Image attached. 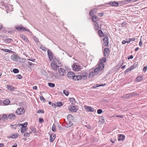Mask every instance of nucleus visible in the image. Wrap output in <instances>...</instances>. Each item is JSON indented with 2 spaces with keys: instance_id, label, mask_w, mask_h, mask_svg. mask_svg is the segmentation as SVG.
<instances>
[{
  "instance_id": "f257e3e1",
  "label": "nucleus",
  "mask_w": 147,
  "mask_h": 147,
  "mask_svg": "<svg viewBox=\"0 0 147 147\" xmlns=\"http://www.w3.org/2000/svg\"><path fill=\"white\" fill-rule=\"evenodd\" d=\"M106 57H102L98 62V67H96L94 69H92L91 71L88 75V77L91 79L94 78L95 76L98 74H101L103 72L104 68V63L106 61Z\"/></svg>"
},
{
  "instance_id": "f03ea898",
  "label": "nucleus",
  "mask_w": 147,
  "mask_h": 147,
  "mask_svg": "<svg viewBox=\"0 0 147 147\" xmlns=\"http://www.w3.org/2000/svg\"><path fill=\"white\" fill-rule=\"evenodd\" d=\"M11 59L14 61H19L20 62H24L25 61V59H21L17 55L13 54L11 56Z\"/></svg>"
},
{
  "instance_id": "7ed1b4c3",
  "label": "nucleus",
  "mask_w": 147,
  "mask_h": 147,
  "mask_svg": "<svg viewBox=\"0 0 147 147\" xmlns=\"http://www.w3.org/2000/svg\"><path fill=\"white\" fill-rule=\"evenodd\" d=\"M67 119L69 123L67 124V127H69L73 125V122H75V118L71 114H69L67 116Z\"/></svg>"
},
{
  "instance_id": "20e7f679",
  "label": "nucleus",
  "mask_w": 147,
  "mask_h": 147,
  "mask_svg": "<svg viewBox=\"0 0 147 147\" xmlns=\"http://www.w3.org/2000/svg\"><path fill=\"white\" fill-rule=\"evenodd\" d=\"M15 28L16 30L19 31H25L30 32V31L28 29H26L21 24L20 25H18L15 27Z\"/></svg>"
},
{
  "instance_id": "39448f33",
  "label": "nucleus",
  "mask_w": 147,
  "mask_h": 147,
  "mask_svg": "<svg viewBox=\"0 0 147 147\" xmlns=\"http://www.w3.org/2000/svg\"><path fill=\"white\" fill-rule=\"evenodd\" d=\"M78 109L76 106L70 105L69 107V111L71 112H76Z\"/></svg>"
},
{
  "instance_id": "423d86ee",
  "label": "nucleus",
  "mask_w": 147,
  "mask_h": 147,
  "mask_svg": "<svg viewBox=\"0 0 147 147\" xmlns=\"http://www.w3.org/2000/svg\"><path fill=\"white\" fill-rule=\"evenodd\" d=\"M73 70L76 71H79L81 69V67L79 65H78L77 63H75L72 66Z\"/></svg>"
},
{
  "instance_id": "0eeeda50",
  "label": "nucleus",
  "mask_w": 147,
  "mask_h": 147,
  "mask_svg": "<svg viewBox=\"0 0 147 147\" xmlns=\"http://www.w3.org/2000/svg\"><path fill=\"white\" fill-rule=\"evenodd\" d=\"M104 56L105 57H107L110 54V50L108 48H106L104 50Z\"/></svg>"
},
{
  "instance_id": "6e6552de",
  "label": "nucleus",
  "mask_w": 147,
  "mask_h": 147,
  "mask_svg": "<svg viewBox=\"0 0 147 147\" xmlns=\"http://www.w3.org/2000/svg\"><path fill=\"white\" fill-rule=\"evenodd\" d=\"M25 110L24 108H18L16 111V113L18 115H21L23 114L25 112Z\"/></svg>"
},
{
  "instance_id": "1a4fd4ad",
  "label": "nucleus",
  "mask_w": 147,
  "mask_h": 147,
  "mask_svg": "<svg viewBox=\"0 0 147 147\" xmlns=\"http://www.w3.org/2000/svg\"><path fill=\"white\" fill-rule=\"evenodd\" d=\"M103 45L104 46H107L109 44V39L107 36H105L103 39Z\"/></svg>"
},
{
  "instance_id": "9d476101",
  "label": "nucleus",
  "mask_w": 147,
  "mask_h": 147,
  "mask_svg": "<svg viewBox=\"0 0 147 147\" xmlns=\"http://www.w3.org/2000/svg\"><path fill=\"white\" fill-rule=\"evenodd\" d=\"M58 72L61 76H64L66 75V73L64 69L60 68L58 69Z\"/></svg>"
},
{
  "instance_id": "9b49d317",
  "label": "nucleus",
  "mask_w": 147,
  "mask_h": 147,
  "mask_svg": "<svg viewBox=\"0 0 147 147\" xmlns=\"http://www.w3.org/2000/svg\"><path fill=\"white\" fill-rule=\"evenodd\" d=\"M47 54L50 61H51L53 58V55L52 52L49 50H47Z\"/></svg>"
},
{
  "instance_id": "f8f14e48",
  "label": "nucleus",
  "mask_w": 147,
  "mask_h": 147,
  "mask_svg": "<svg viewBox=\"0 0 147 147\" xmlns=\"http://www.w3.org/2000/svg\"><path fill=\"white\" fill-rule=\"evenodd\" d=\"M84 107L85 109L88 112H94V109L90 106L84 105Z\"/></svg>"
},
{
  "instance_id": "ddd939ff",
  "label": "nucleus",
  "mask_w": 147,
  "mask_h": 147,
  "mask_svg": "<svg viewBox=\"0 0 147 147\" xmlns=\"http://www.w3.org/2000/svg\"><path fill=\"white\" fill-rule=\"evenodd\" d=\"M82 77L81 75H74L73 77V79L75 81H78L82 79Z\"/></svg>"
},
{
  "instance_id": "4468645a",
  "label": "nucleus",
  "mask_w": 147,
  "mask_h": 147,
  "mask_svg": "<svg viewBox=\"0 0 147 147\" xmlns=\"http://www.w3.org/2000/svg\"><path fill=\"white\" fill-rule=\"evenodd\" d=\"M51 66L53 70L57 71L60 65H55L54 63H51Z\"/></svg>"
},
{
  "instance_id": "2eb2a0df",
  "label": "nucleus",
  "mask_w": 147,
  "mask_h": 147,
  "mask_svg": "<svg viewBox=\"0 0 147 147\" xmlns=\"http://www.w3.org/2000/svg\"><path fill=\"white\" fill-rule=\"evenodd\" d=\"M113 6H118L119 4L117 2L115 1H111L109 2L108 4Z\"/></svg>"
},
{
  "instance_id": "dca6fc26",
  "label": "nucleus",
  "mask_w": 147,
  "mask_h": 147,
  "mask_svg": "<svg viewBox=\"0 0 147 147\" xmlns=\"http://www.w3.org/2000/svg\"><path fill=\"white\" fill-rule=\"evenodd\" d=\"M56 134H51L50 136L49 141L51 142H53L56 138Z\"/></svg>"
},
{
  "instance_id": "f3484780",
  "label": "nucleus",
  "mask_w": 147,
  "mask_h": 147,
  "mask_svg": "<svg viewBox=\"0 0 147 147\" xmlns=\"http://www.w3.org/2000/svg\"><path fill=\"white\" fill-rule=\"evenodd\" d=\"M74 75V73L72 71L69 72L67 74V77L69 79H73V77Z\"/></svg>"
},
{
  "instance_id": "a211bd4d",
  "label": "nucleus",
  "mask_w": 147,
  "mask_h": 147,
  "mask_svg": "<svg viewBox=\"0 0 147 147\" xmlns=\"http://www.w3.org/2000/svg\"><path fill=\"white\" fill-rule=\"evenodd\" d=\"M7 89L11 91H14L15 88L11 85H7Z\"/></svg>"
},
{
  "instance_id": "6ab92c4d",
  "label": "nucleus",
  "mask_w": 147,
  "mask_h": 147,
  "mask_svg": "<svg viewBox=\"0 0 147 147\" xmlns=\"http://www.w3.org/2000/svg\"><path fill=\"white\" fill-rule=\"evenodd\" d=\"M96 9L94 8L93 9H92L89 12V14L91 16H92L93 15L96 13Z\"/></svg>"
},
{
  "instance_id": "aec40b11",
  "label": "nucleus",
  "mask_w": 147,
  "mask_h": 147,
  "mask_svg": "<svg viewBox=\"0 0 147 147\" xmlns=\"http://www.w3.org/2000/svg\"><path fill=\"white\" fill-rule=\"evenodd\" d=\"M125 138V136L124 135L120 134L119 136L118 140L119 141H123L124 140Z\"/></svg>"
},
{
  "instance_id": "412c9836",
  "label": "nucleus",
  "mask_w": 147,
  "mask_h": 147,
  "mask_svg": "<svg viewBox=\"0 0 147 147\" xmlns=\"http://www.w3.org/2000/svg\"><path fill=\"white\" fill-rule=\"evenodd\" d=\"M92 16V21L96 23V22L98 20L97 16Z\"/></svg>"
},
{
  "instance_id": "4be33fe9",
  "label": "nucleus",
  "mask_w": 147,
  "mask_h": 147,
  "mask_svg": "<svg viewBox=\"0 0 147 147\" xmlns=\"http://www.w3.org/2000/svg\"><path fill=\"white\" fill-rule=\"evenodd\" d=\"M27 124V122H26L23 124H19V125H18V127H20V126H21V127L20 128H26Z\"/></svg>"
},
{
  "instance_id": "5701e85b",
  "label": "nucleus",
  "mask_w": 147,
  "mask_h": 147,
  "mask_svg": "<svg viewBox=\"0 0 147 147\" xmlns=\"http://www.w3.org/2000/svg\"><path fill=\"white\" fill-rule=\"evenodd\" d=\"M8 118L10 119H15L16 118V116L14 114L11 113L9 115Z\"/></svg>"
},
{
  "instance_id": "b1692460",
  "label": "nucleus",
  "mask_w": 147,
  "mask_h": 147,
  "mask_svg": "<svg viewBox=\"0 0 147 147\" xmlns=\"http://www.w3.org/2000/svg\"><path fill=\"white\" fill-rule=\"evenodd\" d=\"M21 36L22 38L27 43L29 41L28 38L25 36L23 34H22L21 35Z\"/></svg>"
},
{
  "instance_id": "393cba45",
  "label": "nucleus",
  "mask_w": 147,
  "mask_h": 147,
  "mask_svg": "<svg viewBox=\"0 0 147 147\" xmlns=\"http://www.w3.org/2000/svg\"><path fill=\"white\" fill-rule=\"evenodd\" d=\"M143 78V76H138L136 78V81L137 82H140Z\"/></svg>"
},
{
  "instance_id": "a878e982",
  "label": "nucleus",
  "mask_w": 147,
  "mask_h": 147,
  "mask_svg": "<svg viewBox=\"0 0 147 147\" xmlns=\"http://www.w3.org/2000/svg\"><path fill=\"white\" fill-rule=\"evenodd\" d=\"M10 102V101L8 99H6L3 101V103L5 105H7Z\"/></svg>"
},
{
  "instance_id": "bb28decb",
  "label": "nucleus",
  "mask_w": 147,
  "mask_h": 147,
  "mask_svg": "<svg viewBox=\"0 0 147 147\" xmlns=\"http://www.w3.org/2000/svg\"><path fill=\"white\" fill-rule=\"evenodd\" d=\"M138 95V94L135 93H133L131 94H127L126 95L128 97H131L132 96H135L136 95Z\"/></svg>"
},
{
  "instance_id": "cd10ccee",
  "label": "nucleus",
  "mask_w": 147,
  "mask_h": 147,
  "mask_svg": "<svg viewBox=\"0 0 147 147\" xmlns=\"http://www.w3.org/2000/svg\"><path fill=\"white\" fill-rule=\"evenodd\" d=\"M69 100L72 104H74L76 102V101L74 98H70Z\"/></svg>"
},
{
  "instance_id": "c85d7f7f",
  "label": "nucleus",
  "mask_w": 147,
  "mask_h": 147,
  "mask_svg": "<svg viewBox=\"0 0 147 147\" xmlns=\"http://www.w3.org/2000/svg\"><path fill=\"white\" fill-rule=\"evenodd\" d=\"M98 33L100 36H104V34L101 30H99L98 31Z\"/></svg>"
},
{
  "instance_id": "c756f323",
  "label": "nucleus",
  "mask_w": 147,
  "mask_h": 147,
  "mask_svg": "<svg viewBox=\"0 0 147 147\" xmlns=\"http://www.w3.org/2000/svg\"><path fill=\"white\" fill-rule=\"evenodd\" d=\"M18 125H19V123L18 124H15L14 125H11L10 126L11 127L12 129H16L18 126Z\"/></svg>"
},
{
  "instance_id": "7c9ffc66",
  "label": "nucleus",
  "mask_w": 147,
  "mask_h": 147,
  "mask_svg": "<svg viewBox=\"0 0 147 147\" xmlns=\"http://www.w3.org/2000/svg\"><path fill=\"white\" fill-rule=\"evenodd\" d=\"M56 105H57V106L58 107H60L63 105L62 102H56Z\"/></svg>"
},
{
  "instance_id": "2f4dec72",
  "label": "nucleus",
  "mask_w": 147,
  "mask_h": 147,
  "mask_svg": "<svg viewBox=\"0 0 147 147\" xmlns=\"http://www.w3.org/2000/svg\"><path fill=\"white\" fill-rule=\"evenodd\" d=\"M94 25L95 26V28L96 30L99 29V26L97 23H96L94 24Z\"/></svg>"
},
{
  "instance_id": "473e14b6",
  "label": "nucleus",
  "mask_w": 147,
  "mask_h": 147,
  "mask_svg": "<svg viewBox=\"0 0 147 147\" xmlns=\"http://www.w3.org/2000/svg\"><path fill=\"white\" fill-rule=\"evenodd\" d=\"M138 63H134L133 64V65L131 66V68H133V69H134L135 68L137 67L138 66Z\"/></svg>"
},
{
  "instance_id": "72a5a7b5",
  "label": "nucleus",
  "mask_w": 147,
  "mask_h": 147,
  "mask_svg": "<svg viewBox=\"0 0 147 147\" xmlns=\"http://www.w3.org/2000/svg\"><path fill=\"white\" fill-rule=\"evenodd\" d=\"M52 130L53 131L55 132L56 131L55 125L53 124L52 127Z\"/></svg>"
},
{
  "instance_id": "f704fd0d",
  "label": "nucleus",
  "mask_w": 147,
  "mask_h": 147,
  "mask_svg": "<svg viewBox=\"0 0 147 147\" xmlns=\"http://www.w3.org/2000/svg\"><path fill=\"white\" fill-rule=\"evenodd\" d=\"M49 86L51 88H53L55 86V85L54 83H48Z\"/></svg>"
},
{
  "instance_id": "c9c22d12",
  "label": "nucleus",
  "mask_w": 147,
  "mask_h": 147,
  "mask_svg": "<svg viewBox=\"0 0 147 147\" xmlns=\"http://www.w3.org/2000/svg\"><path fill=\"white\" fill-rule=\"evenodd\" d=\"M30 134H31V132H29V133L28 132H26L24 134V136L26 137H28L30 136Z\"/></svg>"
},
{
  "instance_id": "e433bc0d",
  "label": "nucleus",
  "mask_w": 147,
  "mask_h": 147,
  "mask_svg": "<svg viewBox=\"0 0 147 147\" xmlns=\"http://www.w3.org/2000/svg\"><path fill=\"white\" fill-rule=\"evenodd\" d=\"M1 50L6 52L10 53L11 52H12V51L10 50L7 49H2Z\"/></svg>"
},
{
  "instance_id": "4c0bfd02",
  "label": "nucleus",
  "mask_w": 147,
  "mask_h": 147,
  "mask_svg": "<svg viewBox=\"0 0 147 147\" xmlns=\"http://www.w3.org/2000/svg\"><path fill=\"white\" fill-rule=\"evenodd\" d=\"M30 129H31L33 133H35V134L36 135V129L33 127H31V128H30Z\"/></svg>"
},
{
  "instance_id": "58836bf2",
  "label": "nucleus",
  "mask_w": 147,
  "mask_h": 147,
  "mask_svg": "<svg viewBox=\"0 0 147 147\" xmlns=\"http://www.w3.org/2000/svg\"><path fill=\"white\" fill-rule=\"evenodd\" d=\"M18 133H16L15 134H14L13 135H12V136L11 137V138H17L18 136Z\"/></svg>"
},
{
  "instance_id": "ea45409f",
  "label": "nucleus",
  "mask_w": 147,
  "mask_h": 147,
  "mask_svg": "<svg viewBox=\"0 0 147 147\" xmlns=\"http://www.w3.org/2000/svg\"><path fill=\"white\" fill-rule=\"evenodd\" d=\"M13 72L15 74L18 73L19 72V70L16 68H15L13 70Z\"/></svg>"
},
{
  "instance_id": "a19ab883",
  "label": "nucleus",
  "mask_w": 147,
  "mask_h": 147,
  "mask_svg": "<svg viewBox=\"0 0 147 147\" xmlns=\"http://www.w3.org/2000/svg\"><path fill=\"white\" fill-rule=\"evenodd\" d=\"M8 117H7V115L5 114H4L3 115L2 117V119L4 120L7 119L8 118Z\"/></svg>"
},
{
  "instance_id": "79ce46f5",
  "label": "nucleus",
  "mask_w": 147,
  "mask_h": 147,
  "mask_svg": "<svg viewBox=\"0 0 147 147\" xmlns=\"http://www.w3.org/2000/svg\"><path fill=\"white\" fill-rule=\"evenodd\" d=\"M133 69V68H131V67L128 68L125 71V73H127V72L129 71H130L131 70Z\"/></svg>"
},
{
  "instance_id": "37998d69",
  "label": "nucleus",
  "mask_w": 147,
  "mask_h": 147,
  "mask_svg": "<svg viewBox=\"0 0 147 147\" xmlns=\"http://www.w3.org/2000/svg\"><path fill=\"white\" fill-rule=\"evenodd\" d=\"M88 76V74L86 72H84L82 74V77H87Z\"/></svg>"
},
{
  "instance_id": "c03bdc74",
  "label": "nucleus",
  "mask_w": 147,
  "mask_h": 147,
  "mask_svg": "<svg viewBox=\"0 0 147 147\" xmlns=\"http://www.w3.org/2000/svg\"><path fill=\"white\" fill-rule=\"evenodd\" d=\"M63 93L66 96H67L69 95V93L68 91H66L64 90H63Z\"/></svg>"
},
{
  "instance_id": "a18cd8bd",
  "label": "nucleus",
  "mask_w": 147,
  "mask_h": 147,
  "mask_svg": "<svg viewBox=\"0 0 147 147\" xmlns=\"http://www.w3.org/2000/svg\"><path fill=\"white\" fill-rule=\"evenodd\" d=\"M33 39L36 42H39L38 39L35 36H34L33 37Z\"/></svg>"
},
{
  "instance_id": "49530a36",
  "label": "nucleus",
  "mask_w": 147,
  "mask_h": 147,
  "mask_svg": "<svg viewBox=\"0 0 147 147\" xmlns=\"http://www.w3.org/2000/svg\"><path fill=\"white\" fill-rule=\"evenodd\" d=\"M16 77L19 79H21L22 78V76L20 74H18L16 76Z\"/></svg>"
},
{
  "instance_id": "de8ad7c7",
  "label": "nucleus",
  "mask_w": 147,
  "mask_h": 147,
  "mask_svg": "<svg viewBox=\"0 0 147 147\" xmlns=\"http://www.w3.org/2000/svg\"><path fill=\"white\" fill-rule=\"evenodd\" d=\"M56 63L55 64V65H60L61 64V63L60 61L58 60H57V61H55Z\"/></svg>"
},
{
  "instance_id": "09e8293b",
  "label": "nucleus",
  "mask_w": 147,
  "mask_h": 147,
  "mask_svg": "<svg viewBox=\"0 0 147 147\" xmlns=\"http://www.w3.org/2000/svg\"><path fill=\"white\" fill-rule=\"evenodd\" d=\"M56 63L55 64V65H60L61 64V63L60 61L58 60H57V61H55Z\"/></svg>"
},
{
  "instance_id": "8fccbe9b",
  "label": "nucleus",
  "mask_w": 147,
  "mask_h": 147,
  "mask_svg": "<svg viewBox=\"0 0 147 147\" xmlns=\"http://www.w3.org/2000/svg\"><path fill=\"white\" fill-rule=\"evenodd\" d=\"M40 99L41 100H42L44 102L45 100V99L44 98V97L42 96H40Z\"/></svg>"
},
{
  "instance_id": "3c124183",
  "label": "nucleus",
  "mask_w": 147,
  "mask_h": 147,
  "mask_svg": "<svg viewBox=\"0 0 147 147\" xmlns=\"http://www.w3.org/2000/svg\"><path fill=\"white\" fill-rule=\"evenodd\" d=\"M102 112V111L101 109H98L97 110V112L98 114H101Z\"/></svg>"
},
{
  "instance_id": "603ef678",
  "label": "nucleus",
  "mask_w": 147,
  "mask_h": 147,
  "mask_svg": "<svg viewBox=\"0 0 147 147\" xmlns=\"http://www.w3.org/2000/svg\"><path fill=\"white\" fill-rule=\"evenodd\" d=\"M41 49L42 50L45 51H46L47 50H48V49L47 48L44 47H40Z\"/></svg>"
},
{
  "instance_id": "864d4df0",
  "label": "nucleus",
  "mask_w": 147,
  "mask_h": 147,
  "mask_svg": "<svg viewBox=\"0 0 147 147\" xmlns=\"http://www.w3.org/2000/svg\"><path fill=\"white\" fill-rule=\"evenodd\" d=\"M39 122L40 123H43L44 122L43 119L42 118H39Z\"/></svg>"
},
{
  "instance_id": "5fc2aeb1",
  "label": "nucleus",
  "mask_w": 147,
  "mask_h": 147,
  "mask_svg": "<svg viewBox=\"0 0 147 147\" xmlns=\"http://www.w3.org/2000/svg\"><path fill=\"white\" fill-rule=\"evenodd\" d=\"M100 120L102 122H105V119L103 117H100Z\"/></svg>"
},
{
  "instance_id": "6e6d98bb",
  "label": "nucleus",
  "mask_w": 147,
  "mask_h": 147,
  "mask_svg": "<svg viewBox=\"0 0 147 147\" xmlns=\"http://www.w3.org/2000/svg\"><path fill=\"white\" fill-rule=\"evenodd\" d=\"M58 60V59H57L56 58H54L53 59V62L52 63H54V64L56 63V62H55V61H57Z\"/></svg>"
},
{
  "instance_id": "4d7b16f0",
  "label": "nucleus",
  "mask_w": 147,
  "mask_h": 147,
  "mask_svg": "<svg viewBox=\"0 0 147 147\" xmlns=\"http://www.w3.org/2000/svg\"><path fill=\"white\" fill-rule=\"evenodd\" d=\"M20 131L22 133H23L26 131V130H24L23 128H20Z\"/></svg>"
},
{
  "instance_id": "13d9d810",
  "label": "nucleus",
  "mask_w": 147,
  "mask_h": 147,
  "mask_svg": "<svg viewBox=\"0 0 147 147\" xmlns=\"http://www.w3.org/2000/svg\"><path fill=\"white\" fill-rule=\"evenodd\" d=\"M147 69V66H146L144 67L143 69V71L144 72H145Z\"/></svg>"
},
{
  "instance_id": "bf43d9fd",
  "label": "nucleus",
  "mask_w": 147,
  "mask_h": 147,
  "mask_svg": "<svg viewBox=\"0 0 147 147\" xmlns=\"http://www.w3.org/2000/svg\"><path fill=\"white\" fill-rule=\"evenodd\" d=\"M133 57H133V56L132 55H130L129 56H128L127 57V59L128 60H129V59H132L133 58Z\"/></svg>"
},
{
  "instance_id": "052dcab7",
  "label": "nucleus",
  "mask_w": 147,
  "mask_h": 147,
  "mask_svg": "<svg viewBox=\"0 0 147 147\" xmlns=\"http://www.w3.org/2000/svg\"><path fill=\"white\" fill-rule=\"evenodd\" d=\"M99 86H98V85L97 84H96V85H94L93 86H92V87H91V88H97V87H99Z\"/></svg>"
},
{
  "instance_id": "680f3d73",
  "label": "nucleus",
  "mask_w": 147,
  "mask_h": 147,
  "mask_svg": "<svg viewBox=\"0 0 147 147\" xmlns=\"http://www.w3.org/2000/svg\"><path fill=\"white\" fill-rule=\"evenodd\" d=\"M56 102L55 103H52L51 104V106L55 108H56L57 107Z\"/></svg>"
},
{
  "instance_id": "e2e57ef3",
  "label": "nucleus",
  "mask_w": 147,
  "mask_h": 147,
  "mask_svg": "<svg viewBox=\"0 0 147 147\" xmlns=\"http://www.w3.org/2000/svg\"><path fill=\"white\" fill-rule=\"evenodd\" d=\"M37 113H44V111L42 110H39L38 111Z\"/></svg>"
},
{
  "instance_id": "0e129e2a",
  "label": "nucleus",
  "mask_w": 147,
  "mask_h": 147,
  "mask_svg": "<svg viewBox=\"0 0 147 147\" xmlns=\"http://www.w3.org/2000/svg\"><path fill=\"white\" fill-rule=\"evenodd\" d=\"M143 44L141 40H140L139 44V45L140 47H142V46Z\"/></svg>"
},
{
  "instance_id": "69168bd1",
  "label": "nucleus",
  "mask_w": 147,
  "mask_h": 147,
  "mask_svg": "<svg viewBox=\"0 0 147 147\" xmlns=\"http://www.w3.org/2000/svg\"><path fill=\"white\" fill-rule=\"evenodd\" d=\"M116 117H119L121 118H123V115H117L116 116Z\"/></svg>"
},
{
  "instance_id": "338daca9",
  "label": "nucleus",
  "mask_w": 147,
  "mask_h": 147,
  "mask_svg": "<svg viewBox=\"0 0 147 147\" xmlns=\"http://www.w3.org/2000/svg\"><path fill=\"white\" fill-rule=\"evenodd\" d=\"M85 127H87V128L88 129H90L91 128V127H90V126L88 125H86L85 126Z\"/></svg>"
},
{
  "instance_id": "774afa93",
  "label": "nucleus",
  "mask_w": 147,
  "mask_h": 147,
  "mask_svg": "<svg viewBox=\"0 0 147 147\" xmlns=\"http://www.w3.org/2000/svg\"><path fill=\"white\" fill-rule=\"evenodd\" d=\"M32 88L34 90H36L37 89V87L36 86H34Z\"/></svg>"
}]
</instances>
